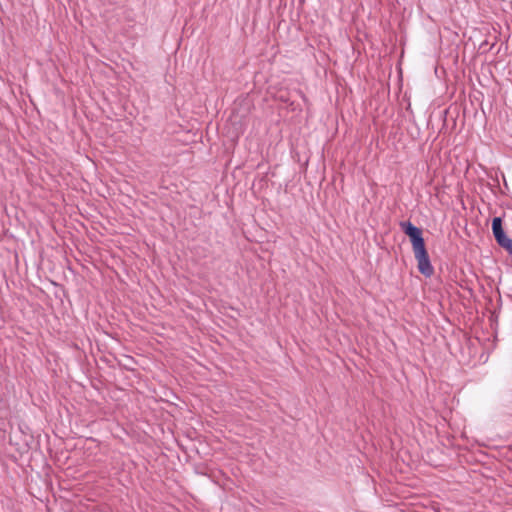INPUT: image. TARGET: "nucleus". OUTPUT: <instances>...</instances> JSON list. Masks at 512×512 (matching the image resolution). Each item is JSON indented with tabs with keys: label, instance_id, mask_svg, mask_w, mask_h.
I'll list each match as a JSON object with an SVG mask.
<instances>
[{
	"label": "nucleus",
	"instance_id": "obj_1",
	"mask_svg": "<svg viewBox=\"0 0 512 512\" xmlns=\"http://www.w3.org/2000/svg\"><path fill=\"white\" fill-rule=\"evenodd\" d=\"M400 227L403 232L410 238L414 256L417 261L418 270L426 277L431 276L434 272V269L430 263L421 229L414 226L409 221L401 222Z\"/></svg>",
	"mask_w": 512,
	"mask_h": 512
},
{
	"label": "nucleus",
	"instance_id": "obj_2",
	"mask_svg": "<svg viewBox=\"0 0 512 512\" xmlns=\"http://www.w3.org/2000/svg\"><path fill=\"white\" fill-rule=\"evenodd\" d=\"M492 232L497 243L509 253H512V240L505 234L502 219L495 217L492 221Z\"/></svg>",
	"mask_w": 512,
	"mask_h": 512
}]
</instances>
